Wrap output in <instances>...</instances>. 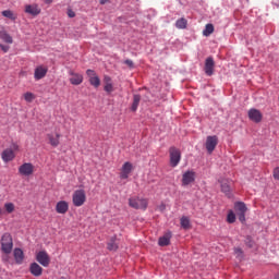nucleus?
I'll use <instances>...</instances> for the list:
<instances>
[{
	"label": "nucleus",
	"mask_w": 279,
	"mask_h": 279,
	"mask_svg": "<svg viewBox=\"0 0 279 279\" xmlns=\"http://www.w3.org/2000/svg\"><path fill=\"white\" fill-rule=\"evenodd\" d=\"M129 206L135 210H147L149 206V201L147 198H141L138 196H133L129 198Z\"/></svg>",
	"instance_id": "nucleus-1"
},
{
	"label": "nucleus",
	"mask_w": 279,
	"mask_h": 279,
	"mask_svg": "<svg viewBox=\"0 0 279 279\" xmlns=\"http://www.w3.org/2000/svg\"><path fill=\"white\" fill-rule=\"evenodd\" d=\"M0 243H1V251L3 252V254H12V248L14 247L12 234L4 233L1 236Z\"/></svg>",
	"instance_id": "nucleus-2"
},
{
	"label": "nucleus",
	"mask_w": 279,
	"mask_h": 279,
	"mask_svg": "<svg viewBox=\"0 0 279 279\" xmlns=\"http://www.w3.org/2000/svg\"><path fill=\"white\" fill-rule=\"evenodd\" d=\"M73 205L80 208L86 204V192L84 190H76L72 195Z\"/></svg>",
	"instance_id": "nucleus-3"
},
{
	"label": "nucleus",
	"mask_w": 279,
	"mask_h": 279,
	"mask_svg": "<svg viewBox=\"0 0 279 279\" xmlns=\"http://www.w3.org/2000/svg\"><path fill=\"white\" fill-rule=\"evenodd\" d=\"M234 209L241 223H245V214L247 213V206L243 202H236L234 204Z\"/></svg>",
	"instance_id": "nucleus-4"
},
{
	"label": "nucleus",
	"mask_w": 279,
	"mask_h": 279,
	"mask_svg": "<svg viewBox=\"0 0 279 279\" xmlns=\"http://www.w3.org/2000/svg\"><path fill=\"white\" fill-rule=\"evenodd\" d=\"M169 154H170V166L177 167L178 165H180V160H182V153H180V149L175 147H170Z\"/></svg>",
	"instance_id": "nucleus-5"
},
{
	"label": "nucleus",
	"mask_w": 279,
	"mask_h": 279,
	"mask_svg": "<svg viewBox=\"0 0 279 279\" xmlns=\"http://www.w3.org/2000/svg\"><path fill=\"white\" fill-rule=\"evenodd\" d=\"M86 75L90 86H94V88H99V86H101V80L94 70L88 69Z\"/></svg>",
	"instance_id": "nucleus-6"
},
{
	"label": "nucleus",
	"mask_w": 279,
	"mask_h": 279,
	"mask_svg": "<svg viewBox=\"0 0 279 279\" xmlns=\"http://www.w3.org/2000/svg\"><path fill=\"white\" fill-rule=\"evenodd\" d=\"M132 171H134V166L132 162L125 161L120 169V180H128Z\"/></svg>",
	"instance_id": "nucleus-7"
},
{
	"label": "nucleus",
	"mask_w": 279,
	"mask_h": 279,
	"mask_svg": "<svg viewBox=\"0 0 279 279\" xmlns=\"http://www.w3.org/2000/svg\"><path fill=\"white\" fill-rule=\"evenodd\" d=\"M34 163L25 162L19 167L20 175H24L25 178H29V175H34Z\"/></svg>",
	"instance_id": "nucleus-8"
},
{
	"label": "nucleus",
	"mask_w": 279,
	"mask_h": 279,
	"mask_svg": "<svg viewBox=\"0 0 279 279\" xmlns=\"http://www.w3.org/2000/svg\"><path fill=\"white\" fill-rule=\"evenodd\" d=\"M217 145H219V137L217 135L207 136L205 147L208 154H213Z\"/></svg>",
	"instance_id": "nucleus-9"
},
{
	"label": "nucleus",
	"mask_w": 279,
	"mask_h": 279,
	"mask_svg": "<svg viewBox=\"0 0 279 279\" xmlns=\"http://www.w3.org/2000/svg\"><path fill=\"white\" fill-rule=\"evenodd\" d=\"M36 260L43 267H47L51 263V257H49V254H47L46 251H40L36 255Z\"/></svg>",
	"instance_id": "nucleus-10"
},
{
	"label": "nucleus",
	"mask_w": 279,
	"mask_h": 279,
	"mask_svg": "<svg viewBox=\"0 0 279 279\" xmlns=\"http://www.w3.org/2000/svg\"><path fill=\"white\" fill-rule=\"evenodd\" d=\"M24 12L26 14H31V16H38V14L43 12V10L38 4L33 3V4H26Z\"/></svg>",
	"instance_id": "nucleus-11"
},
{
	"label": "nucleus",
	"mask_w": 279,
	"mask_h": 279,
	"mask_svg": "<svg viewBox=\"0 0 279 279\" xmlns=\"http://www.w3.org/2000/svg\"><path fill=\"white\" fill-rule=\"evenodd\" d=\"M248 119L253 121V123H260L263 121V113L258 109H251L248 111Z\"/></svg>",
	"instance_id": "nucleus-12"
},
{
	"label": "nucleus",
	"mask_w": 279,
	"mask_h": 279,
	"mask_svg": "<svg viewBox=\"0 0 279 279\" xmlns=\"http://www.w3.org/2000/svg\"><path fill=\"white\" fill-rule=\"evenodd\" d=\"M69 75H71L70 84H72L73 86H80V84H82V82H84V76L80 73L70 71Z\"/></svg>",
	"instance_id": "nucleus-13"
},
{
	"label": "nucleus",
	"mask_w": 279,
	"mask_h": 279,
	"mask_svg": "<svg viewBox=\"0 0 279 279\" xmlns=\"http://www.w3.org/2000/svg\"><path fill=\"white\" fill-rule=\"evenodd\" d=\"M205 73L210 77L215 73V60L213 57H208L205 61Z\"/></svg>",
	"instance_id": "nucleus-14"
},
{
	"label": "nucleus",
	"mask_w": 279,
	"mask_h": 279,
	"mask_svg": "<svg viewBox=\"0 0 279 279\" xmlns=\"http://www.w3.org/2000/svg\"><path fill=\"white\" fill-rule=\"evenodd\" d=\"M56 211L58 215H66L69 213V203L66 201H60L56 205Z\"/></svg>",
	"instance_id": "nucleus-15"
},
{
	"label": "nucleus",
	"mask_w": 279,
	"mask_h": 279,
	"mask_svg": "<svg viewBox=\"0 0 279 279\" xmlns=\"http://www.w3.org/2000/svg\"><path fill=\"white\" fill-rule=\"evenodd\" d=\"M195 182V172L187 171L182 177V184L183 186H189V184Z\"/></svg>",
	"instance_id": "nucleus-16"
},
{
	"label": "nucleus",
	"mask_w": 279,
	"mask_h": 279,
	"mask_svg": "<svg viewBox=\"0 0 279 279\" xmlns=\"http://www.w3.org/2000/svg\"><path fill=\"white\" fill-rule=\"evenodd\" d=\"M29 271L32 276H35V278H40V276H43V267H40L38 263H32L29 266Z\"/></svg>",
	"instance_id": "nucleus-17"
},
{
	"label": "nucleus",
	"mask_w": 279,
	"mask_h": 279,
	"mask_svg": "<svg viewBox=\"0 0 279 279\" xmlns=\"http://www.w3.org/2000/svg\"><path fill=\"white\" fill-rule=\"evenodd\" d=\"M232 184V181L228 180V179H222L220 181V189L221 191L225 193V195H227L228 197H230V185Z\"/></svg>",
	"instance_id": "nucleus-18"
},
{
	"label": "nucleus",
	"mask_w": 279,
	"mask_h": 279,
	"mask_svg": "<svg viewBox=\"0 0 279 279\" xmlns=\"http://www.w3.org/2000/svg\"><path fill=\"white\" fill-rule=\"evenodd\" d=\"M1 158L3 162H12V159L15 158L14 150L7 148L2 151Z\"/></svg>",
	"instance_id": "nucleus-19"
},
{
	"label": "nucleus",
	"mask_w": 279,
	"mask_h": 279,
	"mask_svg": "<svg viewBox=\"0 0 279 279\" xmlns=\"http://www.w3.org/2000/svg\"><path fill=\"white\" fill-rule=\"evenodd\" d=\"M0 39L3 40V43H7V45H12V43H14L12 36H10L8 31L3 27L0 29Z\"/></svg>",
	"instance_id": "nucleus-20"
},
{
	"label": "nucleus",
	"mask_w": 279,
	"mask_h": 279,
	"mask_svg": "<svg viewBox=\"0 0 279 279\" xmlns=\"http://www.w3.org/2000/svg\"><path fill=\"white\" fill-rule=\"evenodd\" d=\"M47 71L48 69L39 65L35 69V73H34V77L35 80H43V77H45V75H47Z\"/></svg>",
	"instance_id": "nucleus-21"
},
{
	"label": "nucleus",
	"mask_w": 279,
	"mask_h": 279,
	"mask_svg": "<svg viewBox=\"0 0 279 279\" xmlns=\"http://www.w3.org/2000/svg\"><path fill=\"white\" fill-rule=\"evenodd\" d=\"M47 138L49 141V145H51V147H58V145H60V134L57 133L56 135L53 134H47Z\"/></svg>",
	"instance_id": "nucleus-22"
},
{
	"label": "nucleus",
	"mask_w": 279,
	"mask_h": 279,
	"mask_svg": "<svg viewBox=\"0 0 279 279\" xmlns=\"http://www.w3.org/2000/svg\"><path fill=\"white\" fill-rule=\"evenodd\" d=\"M13 256H14L15 263L17 265H22L23 264V259L25 258V254L23 253V250L15 248L14 252H13Z\"/></svg>",
	"instance_id": "nucleus-23"
},
{
	"label": "nucleus",
	"mask_w": 279,
	"mask_h": 279,
	"mask_svg": "<svg viewBox=\"0 0 279 279\" xmlns=\"http://www.w3.org/2000/svg\"><path fill=\"white\" fill-rule=\"evenodd\" d=\"M107 250H109V252H117V250H119V244L117 243L116 235L112 236L107 243Z\"/></svg>",
	"instance_id": "nucleus-24"
},
{
	"label": "nucleus",
	"mask_w": 279,
	"mask_h": 279,
	"mask_svg": "<svg viewBox=\"0 0 279 279\" xmlns=\"http://www.w3.org/2000/svg\"><path fill=\"white\" fill-rule=\"evenodd\" d=\"M171 243V232L166 233V235L159 238L158 245L165 247Z\"/></svg>",
	"instance_id": "nucleus-25"
},
{
	"label": "nucleus",
	"mask_w": 279,
	"mask_h": 279,
	"mask_svg": "<svg viewBox=\"0 0 279 279\" xmlns=\"http://www.w3.org/2000/svg\"><path fill=\"white\" fill-rule=\"evenodd\" d=\"M138 104H141V95L136 94L133 96V104L131 107L132 112H136V110H138Z\"/></svg>",
	"instance_id": "nucleus-26"
},
{
	"label": "nucleus",
	"mask_w": 279,
	"mask_h": 279,
	"mask_svg": "<svg viewBox=\"0 0 279 279\" xmlns=\"http://www.w3.org/2000/svg\"><path fill=\"white\" fill-rule=\"evenodd\" d=\"M186 25H189V22L184 17H181L175 22V27L178 29H186Z\"/></svg>",
	"instance_id": "nucleus-27"
},
{
	"label": "nucleus",
	"mask_w": 279,
	"mask_h": 279,
	"mask_svg": "<svg viewBox=\"0 0 279 279\" xmlns=\"http://www.w3.org/2000/svg\"><path fill=\"white\" fill-rule=\"evenodd\" d=\"M180 221H181V228H183V230H190L191 220L189 219V217L183 216Z\"/></svg>",
	"instance_id": "nucleus-28"
},
{
	"label": "nucleus",
	"mask_w": 279,
	"mask_h": 279,
	"mask_svg": "<svg viewBox=\"0 0 279 279\" xmlns=\"http://www.w3.org/2000/svg\"><path fill=\"white\" fill-rule=\"evenodd\" d=\"M2 16H4L5 19H10L11 21H16V14H14V12H12L11 10L2 11Z\"/></svg>",
	"instance_id": "nucleus-29"
},
{
	"label": "nucleus",
	"mask_w": 279,
	"mask_h": 279,
	"mask_svg": "<svg viewBox=\"0 0 279 279\" xmlns=\"http://www.w3.org/2000/svg\"><path fill=\"white\" fill-rule=\"evenodd\" d=\"M215 32V26L213 24H207L203 31V36H210Z\"/></svg>",
	"instance_id": "nucleus-30"
},
{
	"label": "nucleus",
	"mask_w": 279,
	"mask_h": 279,
	"mask_svg": "<svg viewBox=\"0 0 279 279\" xmlns=\"http://www.w3.org/2000/svg\"><path fill=\"white\" fill-rule=\"evenodd\" d=\"M24 99L28 104H32V101H34V99H36V96L33 93L27 92V93L24 94Z\"/></svg>",
	"instance_id": "nucleus-31"
},
{
	"label": "nucleus",
	"mask_w": 279,
	"mask_h": 279,
	"mask_svg": "<svg viewBox=\"0 0 279 279\" xmlns=\"http://www.w3.org/2000/svg\"><path fill=\"white\" fill-rule=\"evenodd\" d=\"M227 221L228 223H234V221H236V215H234L233 211H229L227 216Z\"/></svg>",
	"instance_id": "nucleus-32"
},
{
	"label": "nucleus",
	"mask_w": 279,
	"mask_h": 279,
	"mask_svg": "<svg viewBox=\"0 0 279 279\" xmlns=\"http://www.w3.org/2000/svg\"><path fill=\"white\" fill-rule=\"evenodd\" d=\"M104 90L110 94L114 90V86L112 85V83L105 84Z\"/></svg>",
	"instance_id": "nucleus-33"
},
{
	"label": "nucleus",
	"mask_w": 279,
	"mask_h": 279,
	"mask_svg": "<svg viewBox=\"0 0 279 279\" xmlns=\"http://www.w3.org/2000/svg\"><path fill=\"white\" fill-rule=\"evenodd\" d=\"M4 208H5L7 213H9V214L14 213V205L12 203L4 204Z\"/></svg>",
	"instance_id": "nucleus-34"
},
{
	"label": "nucleus",
	"mask_w": 279,
	"mask_h": 279,
	"mask_svg": "<svg viewBox=\"0 0 279 279\" xmlns=\"http://www.w3.org/2000/svg\"><path fill=\"white\" fill-rule=\"evenodd\" d=\"M124 64H126V66H129V69H134V61H132L131 59H126L124 61Z\"/></svg>",
	"instance_id": "nucleus-35"
},
{
	"label": "nucleus",
	"mask_w": 279,
	"mask_h": 279,
	"mask_svg": "<svg viewBox=\"0 0 279 279\" xmlns=\"http://www.w3.org/2000/svg\"><path fill=\"white\" fill-rule=\"evenodd\" d=\"M0 49L3 51V53H8V51H10V46L0 44Z\"/></svg>",
	"instance_id": "nucleus-36"
},
{
	"label": "nucleus",
	"mask_w": 279,
	"mask_h": 279,
	"mask_svg": "<svg viewBox=\"0 0 279 279\" xmlns=\"http://www.w3.org/2000/svg\"><path fill=\"white\" fill-rule=\"evenodd\" d=\"M68 16H69V19H75V11L72 10V9H69L68 10Z\"/></svg>",
	"instance_id": "nucleus-37"
},
{
	"label": "nucleus",
	"mask_w": 279,
	"mask_h": 279,
	"mask_svg": "<svg viewBox=\"0 0 279 279\" xmlns=\"http://www.w3.org/2000/svg\"><path fill=\"white\" fill-rule=\"evenodd\" d=\"M104 82H105V84H112V78L110 76L106 75L104 77Z\"/></svg>",
	"instance_id": "nucleus-38"
},
{
	"label": "nucleus",
	"mask_w": 279,
	"mask_h": 279,
	"mask_svg": "<svg viewBox=\"0 0 279 279\" xmlns=\"http://www.w3.org/2000/svg\"><path fill=\"white\" fill-rule=\"evenodd\" d=\"M11 150H12V151H19V144L13 143V144L11 145Z\"/></svg>",
	"instance_id": "nucleus-39"
},
{
	"label": "nucleus",
	"mask_w": 279,
	"mask_h": 279,
	"mask_svg": "<svg viewBox=\"0 0 279 279\" xmlns=\"http://www.w3.org/2000/svg\"><path fill=\"white\" fill-rule=\"evenodd\" d=\"M246 244L248 245V247H254V242L252 241L251 238L246 239Z\"/></svg>",
	"instance_id": "nucleus-40"
},
{
	"label": "nucleus",
	"mask_w": 279,
	"mask_h": 279,
	"mask_svg": "<svg viewBox=\"0 0 279 279\" xmlns=\"http://www.w3.org/2000/svg\"><path fill=\"white\" fill-rule=\"evenodd\" d=\"M235 254H238V256H243V250L235 248Z\"/></svg>",
	"instance_id": "nucleus-41"
},
{
	"label": "nucleus",
	"mask_w": 279,
	"mask_h": 279,
	"mask_svg": "<svg viewBox=\"0 0 279 279\" xmlns=\"http://www.w3.org/2000/svg\"><path fill=\"white\" fill-rule=\"evenodd\" d=\"M108 1H110V0H99V3H100V5H106V3H108Z\"/></svg>",
	"instance_id": "nucleus-42"
},
{
	"label": "nucleus",
	"mask_w": 279,
	"mask_h": 279,
	"mask_svg": "<svg viewBox=\"0 0 279 279\" xmlns=\"http://www.w3.org/2000/svg\"><path fill=\"white\" fill-rule=\"evenodd\" d=\"M46 3H53V0H46Z\"/></svg>",
	"instance_id": "nucleus-43"
},
{
	"label": "nucleus",
	"mask_w": 279,
	"mask_h": 279,
	"mask_svg": "<svg viewBox=\"0 0 279 279\" xmlns=\"http://www.w3.org/2000/svg\"><path fill=\"white\" fill-rule=\"evenodd\" d=\"M275 279H279V275H277Z\"/></svg>",
	"instance_id": "nucleus-44"
},
{
	"label": "nucleus",
	"mask_w": 279,
	"mask_h": 279,
	"mask_svg": "<svg viewBox=\"0 0 279 279\" xmlns=\"http://www.w3.org/2000/svg\"><path fill=\"white\" fill-rule=\"evenodd\" d=\"M0 215H1V210H0Z\"/></svg>",
	"instance_id": "nucleus-45"
}]
</instances>
